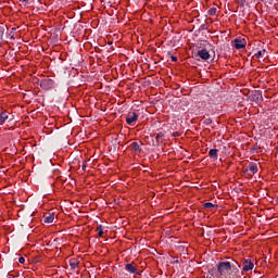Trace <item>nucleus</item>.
<instances>
[{
    "label": "nucleus",
    "instance_id": "1",
    "mask_svg": "<svg viewBox=\"0 0 278 278\" xmlns=\"http://www.w3.org/2000/svg\"><path fill=\"white\" fill-rule=\"evenodd\" d=\"M229 270H231V263L220 262L217 264L216 274L218 277H226Z\"/></svg>",
    "mask_w": 278,
    "mask_h": 278
},
{
    "label": "nucleus",
    "instance_id": "2",
    "mask_svg": "<svg viewBox=\"0 0 278 278\" xmlns=\"http://www.w3.org/2000/svg\"><path fill=\"white\" fill-rule=\"evenodd\" d=\"M39 86L42 90H53L55 88V81L51 78H45L40 80Z\"/></svg>",
    "mask_w": 278,
    "mask_h": 278
},
{
    "label": "nucleus",
    "instance_id": "3",
    "mask_svg": "<svg viewBox=\"0 0 278 278\" xmlns=\"http://www.w3.org/2000/svg\"><path fill=\"white\" fill-rule=\"evenodd\" d=\"M197 60H203L204 62H212V55L207 49L199 50L195 54Z\"/></svg>",
    "mask_w": 278,
    "mask_h": 278
},
{
    "label": "nucleus",
    "instance_id": "4",
    "mask_svg": "<svg viewBox=\"0 0 278 278\" xmlns=\"http://www.w3.org/2000/svg\"><path fill=\"white\" fill-rule=\"evenodd\" d=\"M139 116L140 115L138 113H136V111H130L126 115V123H127V125H129L130 127H134V125H136V123L138 122Z\"/></svg>",
    "mask_w": 278,
    "mask_h": 278
},
{
    "label": "nucleus",
    "instance_id": "5",
    "mask_svg": "<svg viewBox=\"0 0 278 278\" xmlns=\"http://www.w3.org/2000/svg\"><path fill=\"white\" fill-rule=\"evenodd\" d=\"M249 99L254 103H262V101H264V97L262 96V91L260 90L252 91L249 96Z\"/></svg>",
    "mask_w": 278,
    "mask_h": 278
},
{
    "label": "nucleus",
    "instance_id": "6",
    "mask_svg": "<svg viewBox=\"0 0 278 278\" xmlns=\"http://www.w3.org/2000/svg\"><path fill=\"white\" fill-rule=\"evenodd\" d=\"M255 268V264L251 262V260H243L242 261V270L243 273H249L250 270H253Z\"/></svg>",
    "mask_w": 278,
    "mask_h": 278
},
{
    "label": "nucleus",
    "instance_id": "7",
    "mask_svg": "<svg viewBox=\"0 0 278 278\" xmlns=\"http://www.w3.org/2000/svg\"><path fill=\"white\" fill-rule=\"evenodd\" d=\"M245 173L250 175H255L257 173V163H249L248 167L245 168Z\"/></svg>",
    "mask_w": 278,
    "mask_h": 278
},
{
    "label": "nucleus",
    "instance_id": "8",
    "mask_svg": "<svg viewBox=\"0 0 278 278\" xmlns=\"http://www.w3.org/2000/svg\"><path fill=\"white\" fill-rule=\"evenodd\" d=\"M125 269L127 270V273H130V275H138V268H136V266H134V263H128L125 266Z\"/></svg>",
    "mask_w": 278,
    "mask_h": 278
},
{
    "label": "nucleus",
    "instance_id": "9",
    "mask_svg": "<svg viewBox=\"0 0 278 278\" xmlns=\"http://www.w3.org/2000/svg\"><path fill=\"white\" fill-rule=\"evenodd\" d=\"M247 47V41L244 39H235V48L244 49Z\"/></svg>",
    "mask_w": 278,
    "mask_h": 278
},
{
    "label": "nucleus",
    "instance_id": "10",
    "mask_svg": "<svg viewBox=\"0 0 278 278\" xmlns=\"http://www.w3.org/2000/svg\"><path fill=\"white\" fill-rule=\"evenodd\" d=\"M9 114L8 111H0V125H3L8 121Z\"/></svg>",
    "mask_w": 278,
    "mask_h": 278
},
{
    "label": "nucleus",
    "instance_id": "11",
    "mask_svg": "<svg viewBox=\"0 0 278 278\" xmlns=\"http://www.w3.org/2000/svg\"><path fill=\"white\" fill-rule=\"evenodd\" d=\"M70 266L72 270L77 269V267L79 266V261H77V258H71Z\"/></svg>",
    "mask_w": 278,
    "mask_h": 278
},
{
    "label": "nucleus",
    "instance_id": "12",
    "mask_svg": "<svg viewBox=\"0 0 278 278\" xmlns=\"http://www.w3.org/2000/svg\"><path fill=\"white\" fill-rule=\"evenodd\" d=\"M208 155L212 160H218V149H211Z\"/></svg>",
    "mask_w": 278,
    "mask_h": 278
},
{
    "label": "nucleus",
    "instance_id": "13",
    "mask_svg": "<svg viewBox=\"0 0 278 278\" xmlns=\"http://www.w3.org/2000/svg\"><path fill=\"white\" fill-rule=\"evenodd\" d=\"M130 149L132 150V151H135L136 153H139L140 151H142L141 149H140V144L138 143V142H132V143H130Z\"/></svg>",
    "mask_w": 278,
    "mask_h": 278
},
{
    "label": "nucleus",
    "instance_id": "14",
    "mask_svg": "<svg viewBox=\"0 0 278 278\" xmlns=\"http://www.w3.org/2000/svg\"><path fill=\"white\" fill-rule=\"evenodd\" d=\"M217 207L218 206L216 204H213L212 202L204 203V208L205 210H212V208L216 210Z\"/></svg>",
    "mask_w": 278,
    "mask_h": 278
},
{
    "label": "nucleus",
    "instance_id": "15",
    "mask_svg": "<svg viewBox=\"0 0 278 278\" xmlns=\"http://www.w3.org/2000/svg\"><path fill=\"white\" fill-rule=\"evenodd\" d=\"M214 277H219L218 274L216 273V267H213L212 270L206 276V278H214Z\"/></svg>",
    "mask_w": 278,
    "mask_h": 278
},
{
    "label": "nucleus",
    "instance_id": "16",
    "mask_svg": "<svg viewBox=\"0 0 278 278\" xmlns=\"http://www.w3.org/2000/svg\"><path fill=\"white\" fill-rule=\"evenodd\" d=\"M53 220H55V217L50 214L47 217H45L43 223L51 224V223H53Z\"/></svg>",
    "mask_w": 278,
    "mask_h": 278
},
{
    "label": "nucleus",
    "instance_id": "17",
    "mask_svg": "<svg viewBox=\"0 0 278 278\" xmlns=\"http://www.w3.org/2000/svg\"><path fill=\"white\" fill-rule=\"evenodd\" d=\"M264 55H266V50H260L254 54V58H264Z\"/></svg>",
    "mask_w": 278,
    "mask_h": 278
},
{
    "label": "nucleus",
    "instance_id": "18",
    "mask_svg": "<svg viewBox=\"0 0 278 278\" xmlns=\"http://www.w3.org/2000/svg\"><path fill=\"white\" fill-rule=\"evenodd\" d=\"M238 268H240V265L238 263H232L230 270H232V273H239Z\"/></svg>",
    "mask_w": 278,
    "mask_h": 278
},
{
    "label": "nucleus",
    "instance_id": "19",
    "mask_svg": "<svg viewBox=\"0 0 278 278\" xmlns=\"http://www.w3.org/2000/svg\"><path fill=\"white\" fill-rule=\"evenodd\" d=\"M99 238H103V226L99 225L97 228Z\"/></svg>",
    "mask_w": 278,
    "mask_h": 278
},
{
    "label": "nucleus",
    "instance_id": "20",
    "mask_svg": "<svg viewBox=\"0 0 278 278\" xmlns=\"http://www.w3.org/2000/svg\"><path fill=\"white\" fill-rule=\"evenodd\" d=\"M202 123H203V125H206V126H207V125H212V118L206 117V118L203 119Z\"/></svg>",
    "mask_w": 278,
    "mask_h": 278
},
{
    "label": "nucleus",
    "instance_id": "21",
    "mask_svg": "<svg viewBox=\"0 0 278 278\" xmlns=\"http://www.w3.org/2000/svg\"><path fill=\"white\" fill-rule=\"evenodd\" d=\"M3 34H5V28H3V26H0V40H3Z\"/></svg>",
    "mask_w": 278,
    "mask_h": 278
},
{
    "label": "nucleus",
    "instance_id": "22",
    "mask_svg": "<svg viewBox=\"0 0 278 278\" xmlns=\"http://www.w3.org/2000/svg\"><path fill=\"white\" fill-rule=\"evenodd\" d=\"M162 138H164V134L159 132V134L156 135V137H155V140H156L157 142H160V140H162Z\"/></svg>",
    "mask_w": 278,
    "mask_h": 278
},
{
    "label": "nucleus",
    "instance_id": "23",
    "mask_svg": "<svg viewBox=\"0 0 278 278\" xmlns=\"http://www.w3.org/2000/svg\"><path fill=\"white\" fill-rule=\"evenodd\" d=\"M208 14H210L211 16H214V15L216 14V8L210 9V10H208Z\"/></svg>",
    "mask_w": 278,
    "mask_h": 278
},
{
    "label": "nucleus",
    "instance_id": "24",
    "mask_svg": "<svg viewBox=\"0 0 278 278\" xmlns=\"http://www.w3.org/2000/svg\"><path fill=\"white\" fill-rule=\"evenodd\" d=\"M18 262H20V264H23V263L25 262V257L21 256V257L18 258Z\"/></svg>",
    "mask_w": 278,
    "mask_h": 278
},
{
    "label": "nucleus",
    "instance_id": "25",
    "mask_svg": "<svg viewBox=\"0 0 278 278\" xmlns=\"http://www.w3.org/2000/svg\"><path fill=\"white\" fill-rule=\"evenodd\" d=\"M170 60H172V62H177V56L172 55Z\"/></svg>",
    "mask_w": 278,
    "mask_h": 278
},
{
    "label": "nucleus",
    "instance_id": "26",
    "mask_svg": "<svg viewBox=\"0 0 278 278\" xmlns=\"http://www.w3.org/2000/svg\"><path fill=\"white\" fill-rule=\"evenodd\" d=\"M173 136H174V138H177V137H179L180 135H179V132L176 131V132L173 134Z\"/></svg>",
    "mask_w": 278,
    "mask_h": 278
},
{
    "label": "nucleus",
    "instance_id": "27",
    "mask_svg": "<svg viewBox=\"0 0 278 278\" xmlns=\"http://www.w3.org/2000/svg\"><path fill=\"white\" fill-rule=\"evenodd\" d=\"M24 3H29V0H23Z\"/></svg>",
    "mask_w": 278,
    "mask_h": 278
},
{
    "label": "nucleus",
    "instance_id": "28",
    "mask_svg": "<svg viewBox=\"0 0 278 278\" xmlns=\"http://www.w3.org/2000/svg\"><path fill=\"white\" fill-rule=\"evenodd\" d=\"M83 170H86V165H83Z\"/></svg>",
    "mask_w": 278,
    "mask_h": 278
},
{
    "label": "nucleus",
    "instance_id": "29",
    "mask_svg": "<svg viewBox=\"0 0 278 278\" xmlns=\"http://www.w3.org/2000/svg\"><path fill=\"white\" fill-rule=\"evenodd\" d=\"M14 276L13 275H10V277L9 278H13Z\"/></svg>",
    "mask_w": 278,
    "mask_h": 278
}]
</instances>
